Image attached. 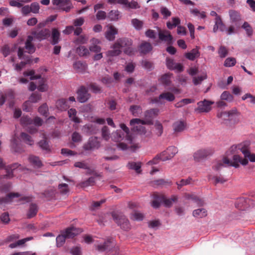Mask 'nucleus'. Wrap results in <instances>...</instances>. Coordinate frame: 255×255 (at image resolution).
Wrapping results in <instances>:
<instances>
[{"mask_svg":"<svg viewBox=\"0 0 255 255\" xmlns=\"http://www.w3.org/2000/svg\"><path fill=\"white\" fill-rule=\"evenodd\" d=\"M100 146V142L97 137H91L84 144L83 148L85 150H93Z\"/></svg>","mask_w":255,"mask_h":255,"instance_id":"obj_8","label":"nucleus"},{"mask_svg":"<svg viewBox=\"0 0 255 255\" xmlns=\"http://www.w3.org/2000/svg\"><path fill=\"white\" fill-rule=\"evenodd\" d=\"M56 106L58 110L61 111H65L69 107L66 100L65 99H61L57 101Z\"/></svg>","mask_w":255,"mask_h":255,"instance_id":"obj_24","label":"nucleus"},{"mask_svg":"<svg viewBox=\"0 0 255 255\" xmlns=\"http://www.w3.org/2000/svg\"><path fill=\"white\" fill-rule=\"evenodd\" d=\"M238 114L237 110L234 108L228 112H222L217 114L219 118H221L223 120H229L232 119L235 116Z\"/></svg>","mask_w":255,"mask_h":255,"instance_id":"obj_15","label":"nucleus"},{"mask_svg":"<svg viewBox=\"0 0 255 255\" xmlns=\"http://www.w3.org/2000/svg\"><path fill=\"white\" fill-rule=\"evenodd\" d=\"M213 151L211 149H201L196 151L193 155L194 159L205 158L211 155Z\"/></svg>","mask_w":255,"mask_h":255,"instance_id":"obj_14","label":"nucleus"},{"mask_svg":"<svg viewBox=\"0 0 255 255\" xmlns=\"http://www.w3.org/2000/svg\"><path fill=\"white\" fill-rule=\"evenodd\" d=\"M74 166L76 167H78L83 169H89L88 165L85 163V161H79L75 163Z\"/></svg>","mask_w":255,"mask_h":255,"instance_id":"obj_62","label":"nucleus"},{"mask_svg":"<svg viewBox=\"0 0 255 255\" xmlns=\"http://www.w3.org/2000/svg\"><path fill=\"white\" fill-rule=\"evenodd\" d=\"M251 141L245 140L232 145L226 151L223 159H255V154L250 151Z\"/></svg>","mask_w":255,"mask_h":255,"instance_id":"obj_1","label":"nucleus"},{"mask_svg":"<svg viewBox=\"0 0 255 255\" xmlns=\"http://www.w3.org/2000/svg\"><path fill=\"white\" fill-rule=\"evenodd\" d=\"M236 63V60L233 57H229L227 58L225 62L224 65L227 67H230L234 66Z\"/></svg>","mask_w":255,"mask_h":255,"instance_id":"obj_47","label":"nucleus"},{"mask_svg":"<svg viewBox=\"0 0 255 255\" xmlns=\"http://www.w3.org/2000/svg\"><path fill=\"white\" fill-rule=\"evenodd\" d=\"M20 123L23 126L31 125L33 121L27 116H23L20 119Z\"/></svg>","mask_w":255,"mask_h":255,"instance_id":"obj_50","label":"nucleus"},{"mask_svg":"<svg viewBox=\"0 0 255 255\" xmlns=\"http://www.w3.org/2000/svg\"><path fill=\"white\" fill-rule=\"evenodd\" d=\"M31 34L34 39L39 41L47 40L51 36L50 43L52 45L58 44L60 40V33L56 28H52L51 31L47 28L32 29Z\"/></svg>","mask_w":255,"mask_h":255,"instance_id":"obj_3","label":"nucleus"},{"mask_svg":"<svg viewBox=\"0 0 255 255\" xmlns=\"http://www.w3.org/2000/svg\"><path fill=\"white\" fill-rule=\"evenodd\" d=\"M240 163L243 165H246L248 164V160H219V162L217 163L215 168L218 170L221 168L222 166H233L238 168L240 166Z\"/></svg>","mask_w":255,"mask_h":255,"instance_id":"obj_7","label":"nucleus"},{"mask_svg":"<svg viewBox=\"0 0 255 255\" xmlns=\"http://www.w3.org/2000/svg\"><path fill=\"white\" fill-rule=\"evenodd\" d=\"M72 140L74 142H79L81 141L82 136L77 131H74L72 134Z\"/></svg>","mask_w":255,"mask_h":255,"instance_id":"obj_57","label":"nucleus"},{"mask_svg":"<svg viewBox=\"0 0 255 255\" xmlns=\"http://www.w3.org/2000/svg\"><path fill=\"white\" fill-rule=\"evenodd\" d=\"M158 112V109H151L147 110L144 113L146 120H142L139 119H133L131 120L130 125L132 127L131 130L133 131L144 132L145 128L140 125H152V120L157 116Z\"/></svg>","mask_w":255,"mask_h":255,"instance_id":"obj_4","label":"nucleus"},{"mask_svg":"<svg viewBox=\"0 0 255 255\" xmlns=\"http://www.w3.org/2000/svg\"><path fill=\"white\" fill-rule=\"evenodd\" d=\"M48 107L46 104H43L38 109L39 113L45 117L48 116Z\"/></svg>","mask_w":255,"mask_h":255,"instance_id":"obj_54","label":"nucleus"},{"mask_svg":"<svg viewBox=\"0 0 255 255\" xmlns=\"http://www.w3.org/2000/svg\"><path fill=\"white\" fill-rule=\"evenodd\" d=\"M88 41V38L85 35H80L75 39L77 44H84Z\"/></svg>","mask_w":255,"mask_h":255,"instance_id":"obj_64","label":"nucleus"},{"mask_svg":"<svg viewBox=\"0 0 255 255\" xmlns=\"http://www.w3.org/2000/svg\"><path fill=\"white\" fill-rule=\"evenodd\" d=\"M30 7L31 8V12L34 13H39L40 6L38 3L36 2H32L30 5Z\"/></svg>","mask_w":255,"mask_h":255,"instance_id":"obj_58","label":"nucleus"},{"mask_svg":"<svg viewBox=\"0 0 255 255\" xmlns=\"http://www.w3.org/2000/svg\"><path fill=\"white\" fill-rule=\"evenodd\" d=\"M187 198L194 200L198 205H202L204 204V201L196 195H188Z\"/></svg>","mask_w":255,"mask_h":255,"instance_id":"obj_56","label":"nucleus"},{"mask_svg":"<svg viewBox=\"0 0 255 255\" xmlns=\"http://www.w3.org/2000/svg\"><path fill=\"white\" fill-rule=\"evenodd\" d=\"M215 21L218 26L219 30L221 31H224L226 30V26L223 22L220 16L215 18Z\"/></svg>","mask_w":255,"mask_h":255,"instance_id":"obj_48","label":"nucleus"},{"mask_svg":"<svg viewBox=\"0 0 255 255\" xmlns=\"http://www.w3.org/2000/svg\"><path fill=\"white\" fill-rule=\"evenodd\" d=\"M229 15L231 22L235 24L236 28H239L241 26L240 21L241 20V16L240 13L234 10H230Z\"/></svg>","mask_w":255,"mask_h":255,"instance_id":"obj_12","label":"nucleus"},{"mask_svg":"<svg viewBox=\"0 0 255 255\" xmlns=\"http://www.w3.org/2000/svg\"><path fill=\"white\" fill-rule=\"evenodd\" d=\"M222 100H226L231 102L233 100V96L228 91H224L221 96Z\"/></svg>","mask_w":255,"mask_h":255,"instance_id":"obj_49","label":"nucleus"},{"mask_svg":"<svg viewBox=\"0 0 255 255\" xmlns=\"http://www.w3.org/2000/svg\"><path fill=\"white\" fill-rule=\"evenodd\" d=\"M160 98L165 99L168 101L172 102L174 100V95L170 92H164L160 95Z\"/></svg>","mask_w":255,"mask_h":255,"instance_id":"obj_32","label":"nucleus"},{"mask_svg":"<svg viewBox=\"0 0 255 255\" xmlns=\"http://www.w3.org/2000/svg\"><path fill=\"white\" fill-rule=\"evenodd\" d=\"M143 218V214L138 211H134L130 215V219L134 221H141Z\"/></svg>","mask_w":255,"mask_h":255,"instance_id":"obj_35","label":"nucleus"},{"mask_svg":"<svg viewBox=\"0 0 255 255\" xmlns=\"http://www.w3.org/2000/svg\"><path fill=\"white\" fill-rule=\"evenodd\" d=\"M41 99V95L38 93H33L29 98V101L32 103H36Z\"/></svg>","mask_w":255,"mask_h":255,"instance_id":"obj_51","label":"nucleus"},{"mask_svg":"<svg viewBox=\"0 0 255 255\" xmlns=\"http://www.w3.org/2000/svg\"><path fill=\"white\" fill-rule=\"evenodd\" d=\"M120 127L127 133V139L128 140H129V141H131V137L129 134V128L126 126V125L125 124H121Z\"/></svg>","mask_w":255,"mask_h":255,"instance_id":"obj_59","label":"nucleus"},{"mask_svg":"<svg viewBox=\"0 0 255 255\" xmlns=\"http://www.w3.org/2000/svg\"><path fill=\"white\" fill-rule=\"evenodd\" d=\"M77 99L81 103L86 102L90 98L88 90L84 86H81L77 91Z\"/></svg>","mask_w":255,"mask_h":255,"instance_id":"obj_11","label":"nucleus"},{"mask_svg":"<svg viewBox=\"0 0 255 255\" xmlns=\"http://www.w3.org/2000/svg\"><path fill=\"white\" fill-rule=\"evenodd\" d=\"M59 190L61 193L66 194L69 192L68 185L66 184H61L59 185Z\"/></svg>","mask_w":255,"mask_h":255,"instance_id":"obj_60","label":"nucleus"},{"mask_svg":"<svg viewBox=\"0 0 255 255\" xmlns=\"http://www.w3.org/2000/svg\"><path fill=\"white\" fill-rule=\"evenodd\" d=\"M152 49L151 44L147 42H142L139 47V51L140 53L146 54Z\"/></svg>","mask_w":255,"mask_h":255,"instance_id":"obj_18","label":"nucleus"},{"mask_svg":"<svg viewBox=\"0 0 255 255\" xmlns=\"http://www.w3.org/2000/svg\"><path fill=\"white\" fill-rule=\"evenodd\" d=\"M102 137L106 140H108L110 139V130L107 126H104L102 128Z\"/></svg>","mask_w":255,"mask_h":255,"instance_id":"obj_44","label":"nucleus"},{"mask_svg":"<svg viewBox=\"0 0 255 255\" xmlns=\"http://www.w3.org/2000/svg\"><path fill=\"white\" fill-rule=\"evenodd\" d=\"M18 197L17 193L9 194L6 198H0V207L2 208L3 206L11 202L14 201V199Z\"/></svg>","mask_w":255,"mask_h":255,"instance_id":"obj_17","label":"nucleus"},{"mask_svg":"<svg viewBox=\"0 0 255 255\" xmlns=\"http://www.w3.org/2000/svg\"><path fill=\"white\" fill-rule=\"evenodd\" d=\"M120 12L118 10H112L108 14V18L111 20H117L119 18Z\"/></svg>","mask_w":255,"mask_h":255,"instance_id":"obj_37","label":"nucleus"},{"mask_svg":"<svg viewBox=\"0 0 255 255\" xmlns=\"http://www.w3.org/2000/svg\"><path fill=\"white\" fill-rule=\"evenodd\" d=\"M10 149L12 152L21 153L24 151L22 145L19 143L16 136L12 137L10 140Z\"/></svg>","mask_w":255,"mask_h":255,"instance_id":"obj_10","label":"nucleus"},{"mask_svg":"<svg viewBox=\"0 0 255 255\" xmlns=\"http://www.w3.org/2000/svg\"><path fill=\"white\" fill-rule=\"evenodd\" d=\"M35 73V72L34 70H31L29 71L24 72L23 74L25 76H30V80H33L35 79H38L41 78V75H37L34 76V74Z\"/></svg>","mask_w":255,"mask_h":255,"instance_id":"obj_52","label":"nucleus"},{"mask_svg":"<svg viewBox=\"0 0 255 255\" xmlns=\"http://www.w3.org/2000/svg\"><path fill=\"white\" fill-rule=\"evenodd\" d=\"M95 181L94 177H91L88 180L83 181L81 183V186L83 187H87L88 186L92 185L94 184Z\"/></svg>","mask_w":255,"mask_h":255,"instance_id":"obj_55","label":"nucleus"},{"mask_svg":"<svg viewBox=\"0 0 255 255\" xmlns=\"http://www.w3.org/2000/svg\"><path fill=\"white\" fill-rule=\"evenodd\" d=\"M66 239H67L64 232L56 238L57 245L58 247L62 246L65 243Z\"/></svg>","mask_w":255,"mask_h":255,"instance_id":"obj_45","label":"nucleus"},{"mask_svg":"<svg viewBox=\"0 0 255 255\" xmlns=\"http://www.w3.org/2000/svg\"><path fill=\"white\" fill-rule=\"evenodd\" d=\"M117 33V29L114 26L111 25L109 30L106 32V37L110 41L113 40L115 38V35Z\"/></svg>","mask_w":255,"mask_h":255,"instance_id":"obj_22","label":"nucleus"},{"mask_svg":"<svg viewBox=\"0 0 255 255\" xmlns=\"http://www.w3.org/2000/svg\"><path fill=\"white\" fill-rule=\"evenodd\" d=\"M37 208L36 205L31 204L30 206L29 211L27 213V217L29 218H32L34 217L37 213Z\"/></svg>","mask_w":255,"mask_h":255,"instance_id":"obj_40","label":"nucleus"},{"mask_svg":"<svg viewBox=\"0 0 255 255\" xmlns=\"http://www.w3.org/2000/svg\"><path fill=\"white\" fill-rule=\"evenodd\" d=\"M213 102L204 100L197 103L198 107L195 109V111L199 113H207L211 110V105Z\"/></svg>","mask_w":255,"mask_h":255,"instance_id":"obj_9","label":"nucleus"},{"mask_svg":"<svg viewBox=\"0 0 255 255\" xmlns=\"http://www.w3.org/2000/svg\"><path fill=\"white\" fill-rule=\"evenodd\" d=\"M46 80L40 78V80L39 81L37 89L42 92H45L48 89V85L45 83Z\"/></svg>","mask_w":255,"mask_h":255,"instance_id":"obj_33","label":"nucleus"},{"mask_svg":"<svg viewBox=\"0 0 255 255\" xmlns=\"http://www.w3.org/2000/svg\"><path fill=\"white\" fill-rule=\"evenodd\" d=\"M162 200L166 207H170L174 202L177 200V198L175 196H173L171 198H163Z\"/></svg>","mask_w":255,"mask_h":255,"instance_id":"obj_36","label":"nucleus"},{"mask_svg":"<svg viewBox=\"0 0 255 255\" xmlns=\"http://www.w3.org/2000/svg\"><path fill=\"white\" fill-rule=\"evenodd\" d=\"M76 52L80 56L87 55L89 53V50L84 46H80L77 48Z\"/></svg>","mask_w":255,"mask_h":255,"instance_id":"obj_38","label":"nucleus"},{"mask_svg":"<svg viewBox=\"0 0 255 255\" xmlns=\"http://www.w3.org/2000/svg\"><path fill=\"white\" fill-rule=\"evenodd\" d=\"M207 78L206 74H204L203 75L198 77H194L193 78V82L195 85H198L201 84L204 80L206 79Z\"/></svg>","mask_w":255,"mask_h":255,"instance_id":"obj_42","label":"nucleus"},{"mask_svg":"<svg viewBox=\"0 0 255 255\" xmlns=\"http://www.w3.org/2000/svg\"><path fill=\"white\" fill-rule=\"evenodd\" d=\"M82 130L83 132L88 134H91L94 132V128L92 124H87L83 126Z\"/></svg>","mask_w":255,"mask_h":255,"instance_id":"obj_41","label":"nucleus"},{"mask_svg":"<svg viewBox=\"0 0 255 255\" xmlns=\"http://www.w3.org/2000/svg\"><path fill=\"white\" fill-rule=\"evenodd\" d=\"M124 135L121 130H118L115 132H113L112 134L111 137L113 140L118 142L122 139Z\"/></svg>","mask_w":255,"mask_h":255,"instance_id":"obj_34","label":"nucleus"},{"mask_svg":"<svg viewBox=\"0 0 255 255\" xmlns=\"http://www.w3.org/2000/svg\"><path fill=\"white\" fill-rule=\"evenodd\" d=\"M68 113L71 121L77 124L81 122L80 119L76 116L77 111L75 109H70L68 111Z\"/></svg>","mask_w":255,"mask_h":255,"instance_id":"obj_27","label":"nucleus"},{"mask_svg":"<svg viewBox=\"0 0 255 255\" xmlns=\"http://www.w3.org/2000/svg\"><path fill=\"white\" fill-rule=\"evenodd\" d=\"M242 27L244 28L248 36L250 37L253 35V30L251 25L247 22H245Z\"/></svg>","mask_w":255,"mask_h":255,"instance_id":"obj_39","label":"nucleus"},{"mask_svg":"<svg viewBox=\"0 0 255 255\" xmlns=\"http://www.w3.org/2000/svg\"><path fill=\"white\" fill-rule=\"evenodd\" d=\"M87 67V65L85 63L80 61L75 62L73 64V68L77 72H84L86 70Z\"/></svg>","mask_w":255,"mask_h":255,"instance_id":"obj_25","label":"nucleus"},{"mask_svg":"<svg viewBox=\"0 0 255 255\" xmlns=\"http://www.w3.org/2000/svg\"><path fill=\"white\" fill-rule=\"evenodd\" d=\"M132 41L128 38H120L111 46V50L107 52L108 56H117L122 53V48H124V52L128 55H132L134 54L135 49L131 47Z\"/></svg>","mask_w":255,"mask_h":255,"instance_id":"obj_2","label":"nucleus"},{"mask_svg":"<svg viewBox=\"0 0 255 255\" xmlns=\"http://www.w3.org/2000/svg\"><path fill=\"white\" fill-rule=\"evenodd\" d=\"M218 54L221 58H225L228 54V50L225 46H221L218 50Z\"/></svg>","mask_w":255,"mask_h":255,"instance_id":"obj_46","label":"nucleus"},{"mask_svg":"<svg viewBox=\"0 0 255 255\" xmlns=\"http://www.w3.org/2000/svg\"><path fill=\"white\" fill-rule=\"evenodd\" d=\"M129 111L134 117H138L142 113L141 108L136 105L130 106Z\"/></svg>","mask_w":255,"mask_h":255,"instance_id":"obj_28","label":"nucleus"},{"mask_svg":"<svg viewBox=\"0 0 255 255\" xmlns=\"http://www.w3.org/2000/svg\"><path fill=\"white\" fill-rule=\"evenodd\" d=\"M172 127L174 132L177 133L184 131L187 128V124L184 121H178L173 123Z\"/></svg>","mask_w":255,"mask_h":255,"instance_id":"obj_16","label":"nucleus"},{"mask_svg":"<svg viewBox=\"0 0 255 255\" xmlns=\"http://www.w3.org/2000/svg\"><path fill=\"white\" fill-rule=\"evenodd\" d=\"M33 39V36L28 35L25 42V47L29 53H32L35 50V48L32 43Z\"/></svg>","mask_w":255,"mask_h":255,"instance_id":"obj_20","label":"nucleus"},{"mask_svg":"<svg viewBox=\"0 0 255 255\" xmlns=\"http://www.w3.org/2000/svg\"><path fill=\"white\" fill-rule=\"evenodd\" d=\"M172 75L171 73H166L163 75L160 78V82L164 85L168 86L170 84V78Z\"/></svg>","mask_w":255,"mask_h":255,"instance_id":"obj_29","label":"nucleus"},{"mask_svg":"<svg viewBox=\"0 0 255 255\" xmlns=\"http://www.w3.org/2000/svg\"><path fill=\"white\" fill-rule=\"evenodd\" d=\"M84 19L82 17L76 18L73 21L74 26L80 27L84 23Z\"/></svg>","mask_w":255,"mask_h":255,"instance_id":"obj_61","label":"nucleus"},{"mask_svg":"<svg viewBox=\"0 0 255 255\" xmlns=\"http://www.w3.org/2000/svg\"><path fill=\"white\" fill-rule=\"evenodd\" d=\"M207 211L204 208H200L193 211V216L197 218H202L206 217Z\"/></svg>","mask_w":255,"mask_h":255,"instance_id":"obj_26","label":"nucleus"},{"mask_svg":"<svg viewBox=\"0 0 255 255\" xmlns=\"http://www.w3.org/2000/svg\"><path fill=\"white\" fill-rule=\"evenodd\" d=\"M38 144L43 150L46 151H49L50 150L49 145L46 139L41 140L38 142Z\"/></svg>","mask_w":255,"mask_h":255,"instance_id":"obj_53","label":"nucleus"},{"mask_svg":"<svg viewBox=\"0 0 255 255\" xmlns=\"http://www.w3.org/2000/svg\"><path fill=\"white\" fill-rule=\"evenodd\" d=\"M81 230L74 227L68 228L64 232L67 239L72 238L81 233Z\"/></svg>","mask_w":255,"mask_h":255,"instance_id":"obj_21","label":"nucleus"},{"mask_svg":"<svg viewBox=\"0 0 255 255\" xmlns=\"http://www.w3.org/2000/svg\"><path fill=\"white\" fill-rule=\"evenodd\" d=\"M131 23L133 27L137 30H140L143 26V23L142 21L134 18L131 20Z\"/></svg>","mask_w":255,"mask_h":255,"instance_id":"obj_43","label":"nucleus"},{"mask_svg":"<svg viewBox=\"0 0 255 255\" xmlns=\"http://www.w3.org/2000/svg\"><path fill=\"white\" fill-rule=\"evenodd\" d=\"M199 47L196 46V48L193 49L191 51L185 54V57L187 59L194 61L195 58L200 56V52L199 51Z\"/></svg>","mask_w":255,"mask_h":255,"instance_id":"obj_19","label":"nucleus"},{"mask_svg":"<svg viewBox=\"0 0 255 255\" xmlns=\"http://www.w3.org/2000/svg\"><path fill=\"white\" fill-rule=\"evenodd\" d=\"M21 138L27 144L31 145L33 144V140L31 136L25 132H21L20 134Z\"/></svg>","mask_w":255,"mask_h":255,"instance_id":"obj_30","label":"nucleus"},{"mask_svg":"<svg viewBox=\"0 0 255 255\" xmlns=\"http://www.w3.org/2000/svg\"><path fill=\"white\" fill-rule=\"evenodd\" d=\"M177 152L178 149L176 147L169 146L166 150L157 154L152 159H171Z\"/></svg>","mask_w":255,"mask_h":255,"instance_id":"obj_5","label":"nucleus"},{"mask_svg":"<svg viewBox=\"0 0 255 255\" xmlns=\"http://www.w3.org/2000/svg\"><path fill=\"white\" fill-rule=\"evenodd\" d=\"M141 162L139 161H131L129 162L127 165L130 169L134 170L136 172L139 173L141 172Z\"/></svg>","mask_w":255,"mask_h":255,"instance_id":"obj_23","label":"nucleus"},{"mask_svg":"<svg viewBox=\"0 0 255 255\" xmlns=\"http://www.w3.org/2000/svg\"><path fill=\"white\" fill-rule=\"evenodd\" d=\"M155 127L156 130L157 131V134L158 136H160L163 132V127L161 123L159 122H156L155 124Z\"/></svg>","mask_w":255,"mask_h":255,"instance_id":"obj_63","label":"nucleus"},{"mask_svg":"<svg viewBox=\"0 0 255 255\" xmlns=\"http://www.w3.org/2000/svg\"><path fill=\"white\" fill-rule=\"evenodd\" d=\"M158 30L159 38L161 41L167 42L170 43L172 40L173 37L170 31L166 30H161L158 27H156Z\"/></svg>","mask_w":255,"mask_h":255,"instance_id":"obj_13","label":"nucleus"},{"mask_svg":"<svg viewBox=\"0 0 255 255\" xmlns=\"http://www.w3.org/2000/svg\"><path fill=\"white\" fill-rule=\"evenodd\" d=\"M110 242L109 241H104L102 243L96 242L95 246L98 250L100 251H103L107 249L109 247Z\"/></svg>","mask_w":255,"mask_h":255,"instance_id":"obj_31","label":"nucleus"},{"mask_svg":"<svg viewBox=\"0 0 255 255\" xmlns=\"http://www.w3.org/2000/svg\"><path fill=\"white\" fill-rule=\"evenodd\" d=\"M114 221L122 228L123 230L128 231L130 229V225L128 219L122 214H117L114 213L112 214Z\"/></svg>","mask_w":255,"mask_h":255,"instance_id":"obj_6","label":"nucleus"}]
</instances>
